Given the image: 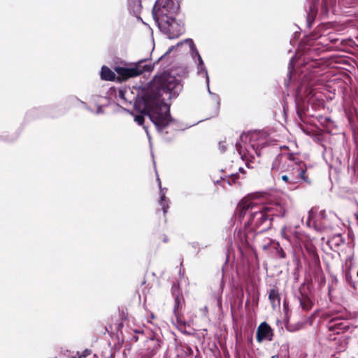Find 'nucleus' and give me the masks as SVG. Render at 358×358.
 Instances as JSON below:
<instances>
[{"label":"nucleus","instance_id":"10","mask_svg":"<svg viewBox=\"0 0 358 358\" xmlns=\"http://www.w3.org/2000/svg\"><path fill=\"white\" fill-rule=\"evenodd\" d=\"M327 328L334 334H340L349 329V322L346 320L334 318L328 323Z\"/></svg>","mask_w":358,"mask_h":358},{"label":"nucleus","instance_id":"26","mask_svg":"<svg viewBox=\"0 0 358 358\" xmlns=\"http://www.w3.org/2000/svg\"><path fill=\"white\" fill-rule=\"evenodd\" d=\"M213 98L215 99V100H217L218 99V97L216 94H213Z\"/></svg>","mask_w":358,"mask_h":358},{"label":"nucleus","instance_id":"4","mask_svg":"<svg viewBox=\"0 0 358 358\" xmlns=\"http://www.w3.org/2000/svg\"><path fill=\"white\" fill-rule=\"evenodd\" d=\"M265 133L255 131L250 134H242L241 142L236 144V150L242 159H246L248 155L252 156L253 152L257 156L260 155V149L267 145Z\"/></svg>","mask_w":358,"mask_h":358},{"label":"nucleus","instance_id":"19","mask_svg":"<svg viewBox=\"0 0 358 358\" xmlns=\"http://www.w3.org/2000/svg\"><path fill=\"white\" fill-rule=\"evenodd\" d=\"M92 353V351L89 349H85L83 351L78 352H77V357L78 358H85L87 356H89Z\"/></svg>","mask_w":358,"mask_h":358},{"label":"nucleus","instance_id":"9","mask_svg":"<svg viewBox=\"0 0 358 358\" xmlns=\"http://www.w3.org/2000/svg\"><path fill=\"white\" fill-rule=\"evenodd\" d=\"M143 61H140L134 66L128 68H122L119 73L123 76L131 78L137 76L145 71H151L153 69L151 64L142 65Z\"/></svg>","mask_w":358,"mask_h":358},{"label":"nucleus","instance_id":"1","mask_svg":"<svg viewBox=\"0 0 358 358\" xmlns=\"http://www.w3.org/2000/svg\"><path fill=\"white\" fill-rule=\"evenodd\" d=\"M182 88L179 80L164 72L153 78L149 92L135 103V107L148 115L157 130L161 131L171 121L170 106L166 101L176 97Z\"/></svg>","mask_w":358,"mask_h":358},{"label":"nucleus","instance_id":"12","mask_svg":"<svg viewBox=\"0 0 358 358\" xmlns=\"http://www.w3.org/2000/svg\"><path fill=\"white\" fill-rule=\"evenodd\" d=\"M317 219L320 220H327L330 221L331 222H334L336 220H338L337 215L332 212H327L326 210H320L318 215Z\"/></svg>","mask_w":358,"mask_h":358},{"label":"nucleus","instance_id":"29","mask_svg":"<svg viewBox=\"0 0 358 358\" xmlns=\"http://www.w3.org/2000/svg\"><path fill=\"white\" fill-rule=\"evenodd\" d=\"M173 48H174V47H172V48H169L167 52H169L170 51H171V50H172Z\"/></svg>","mask_w":358,"mask_h":358},{"label":"nucleus","instance_id":"30","mask_svg":"<svg viewBox=\"0 0 358 358\" xmlns=\"http://www.w3.org/2000/svg\"><path fill=\"white\" fill-rule=\"evenodd\" d=\"M357 275H358V270H357Z\"/></svg>","mask_w":358,"mask_h":358},{"label":"nucleus","instance_id":"24","mask_svg":"<svg viewBox=\"0 0 358 358\" xmlns=\"http://www.w3.org/2000/svg\"><path fill=\"white\" fill-rule=\"evenodd\" d=\"M117 96L121 99H125L124 98V92L123 90H119Z\"/></svg>","mask_w":358,"mask_h":358},{"label":"nucleus","instance_id":"3","mask_svg":"<svg viewBox=\"0 0 358 358\" xmlns=\"http://www.w3.org/2000/svg\"><path fill=\"white\" fill-rule=\"evenodd\" d=\"M306 164L294 154L276 158L272 166L273 173L280 171L286 172L287 175L291 176L296 186L301 182L310 183V180L306 174Z\"/></svg>","mask_w":358,"mask_h":358},{"label":"nucleus","instance_id":"28","mask_svg":"<svg viewBox=\"0 0 358 358\" xmlns=\"http://www.w3.org/2000/svg\"><path fill=\"white\" fill-rule=\"evenodd\" d=\"M145 131H146V134H147L148 138H150L148 131L147 130V129L145 127Z\"/></svg>","mask_w":358,"mask_h":358},{"label":"nucleus","instance_id":"13","mask_svg":"<svg viewBox=\"0 0 358 358\" xmlns=\"http://www.w3.org/2000/svg\"><path fill=\"white\" fill-rule=\"evenodd\" d=\"M281 180L287 185L289 189H294L296 185L293 181V178L291 176L287 175L286 172H281L279 174Z\"/></svg>","mask_w":358,"mask_h":358},{"label":"nucleus","instance_id":"14","mask_svg":"<svg viewBox=\"0 0 358 358\" xmlns=\"http://www.w3.org/2000/svg\"><path fill=\"white\" fill-rule=\"evenodd\" d=\"M101 77L106 80H113L115 75L109 68L103 66L101 70Z\"/></svg>","mask_w":358,"mask_h":358},{"label":"nucleus","instance_id":"8","mask_svg":"<svg viewBox=\"0 0 358 358\" xmlns=\"http://www.w3.org/2000/svg\"><path fill=\"white\" fill-rule=\"evenodd\" d=\"M158 27L170 39L178 37L184 31L183 24L176 22L174 17L159 24Z\"/></svg>","mask_w":358,"mask_h":358},{"label":"nucleus","instance_id":"16","mask_svg":"<svg viewBox=\"0 0 358 358\" xmlns=\"http://www.w3.org/2000/svg\"><path fill=\"white\" fill-rule=\"evenodd\" d=\"M158 182H159V186L161 189V192H160V205L162 206V210H163V212L164 214H166L167 213V209H168V205L166 204V197H165V193L163 192V189H162V187H161V182H160V180L158 178Z\"/></svg>","mask_w":358,"mask_h":358},{"label":"nucleus","instance_id":"15","mask_svg":"<svg viewBox=\"0 0 358 358\" xmlns=\"http://www.w3.org/2000/svg\"><path fill=\"white\" fill-rule=\"evenodd\" d=\"M268 299L273 307L280 303L279 294L275 289H272L269 291Z\"/></svg>","mask_w":358,"mask_h":358},{"label":"nucleus","instance_id":"17","mask_svg":"<svg viewBox=\"0 0 358 358\" xmlns=\"http://www.w3.org/2000/svg\"><path fill=\"white\" fill-rule=\"evenodd\" d=\"M269 244L271 245V246L276 250V252L280 257H285V252H284L283 249L280 246V244L278 242H275L274 241H269Z\"/></svg>","mask_w":358,"mask_h":358},{"label":"nucleus","instance_id":"7","mask_svg":"<svg viewBox=\"0 0 358 358\" xmlns=\"http://www.w3.org/2000/svg\"><path fill=\"white\" fill-rule=\"evenodd\" d=\"M184 43H186L188 45L189 48L190 54L194 59H196V61L198 62V66H197V72L199 74H201V73H204L206 78V84L208 87V92L211 94V92L210 91L209 87V76L208 75L207 70L205 67L203 61L199 53L195 44L194 43V41L191 38L186 39L182 42H180L177 44V46H180Z\"/></svg>","mask_w":358,"mask_h":358},{"label":"nucleus","instance_id":"18","mask_svg":"<svg viewBox=\"0 0 358 358\" xmlns=\"http://www.w3.org/2000/svg\"><path fill=\"white\" fill-rule=\"evenodd\" d=\"M129 7L134 11L138 12L141 8V0H128Z\"/></svg>","mask_w":358,"mask_h":358},{"label":"nucleus","instance_id":"25","mask_svg":"<svg viewBox=\"0 0 358 358\" xmlns=\"http://www.w3.org/2000/svg\"><path fill=\"white\" fill-rule=\"evenodd\" d=\"M97 113H101V106H99L98 108V110H97Z\"/></svg>","mask_w":358,"mask_h":358},{"label":"nucleus","instance_id":"20","mask_svg":"<svg viewBox=\"0 0 358 358\" xmlns=\"http://www.w3.org/2000/svg\"><path fill=\"white\" fill-rule=\"evenodd\" d=\"M135 122H136L139 125H142L144 122V117L141 115H136L134 117Z\"/></svg>","mask_w":358,"mask_h":358},{"label":"nucleus","instance_id":"5","mask_svg":"<svg viewBox=\"0 0 358 358\" xmlns=\"http://www.w3.org/2000/svg\"><path fill=\"white\" fill-rule=\"evenodd\" d=\"M179 9V6L173 0H157L153 9V18L159 25L174 17Z\"/></svg>","mask_w":358,"mask_h":358},{"label":"nucleus","instance_id":"23","mask_svg":"<svg viewBox=\"0 0 358 358\" xmlns=\"http://www.w3.org/2000/svg\"><path fill=\"white\" fill-rule=\"evenodd\" d=\"M293 61H294V57L292 58V59L290 60L289 64V73H288L289 76H290L291 70L293 68Z\"/></svg>","mask_w":358,"mask_h":358},{"label":"nucleus","instance_id":"11","mask_svg":"<svg viewBox=\"0 0 358 358\" xmlns=\"http://www.w3.org/2000/svg\"><path fill=\"white\" fill-rule=\"evenodd\" d=\"M257 341L262 343L264 340L271 341L273 331L271 327L265 322L260 324L257 331Z\"/></svg>","mask_w":358,"mask_h":358},{"label":"nucleus","instance_id":"22","mask_svg":"<svg viewBox=\"0 0 358 358\" xmlns=\"http://www.w3.org/2000/svg\"><path fill=\"white\" fill-rule=\"evenodd\" d=\"M286 230H287V228L286 227H283L281 230V235L284 238H286V239H288V236L286 234Z\"/></svg>","mask_w":358,"mask_h":358},{"label":"nucleus","instance_id":"6","mask_svg":"<svg viewBox=\"0 0 358 358\" xmlns=\"http://www.w3.org/2000/svg\"><path fill=\"white\" fill-rule=\"evenodd\" d=\"M289 203L290 199L287 196H282L272 199L266 203H262V206L270 220L273 216L283 217L286 213Z\"/></svg>","mask_w":358,"mask_h":358},{"label":"nucleus","instance_id":"21","mask_svg":"<svg viewBox=\"0 0 358 358\" xmlns=\"http://www.w3.org/2000/svg\"><path fill=\"white\" fill-rule=\"evenodd\" d=\"M219 148L222 152H224L226 150V143L225 142H220Z\"/></svg>","mask_w":358,"mask_h":358},{"label":"nucleus","instance_id":"2","mask_svg":"<svg viewBox=\"0 0 358 358\" xmlns=\"http://www.w3.org/2000/svg\"><path fill=\"white\" fill-rule=\"evenodd\" d=\"M236 219L245 228L252 231L259 229V232L266 230L271 224L262 203L250 196L243 198L238 203Z\"/></svg>","mask_w":358,"mask_h":358},{"label":"nucleus","instance_id":"27","mask_svg":"<svg viewBox=\"0 0 358 358\" xmlns=\"http://www.w3.org/2000/svg\"><path fill=\"white\" fill-rule=\"evenodd\" d=\"M268 245H264L263 246V248H264V250L268 249Z\"/></svg>","mask_w":358,"mask_h":358}]
</instances>
